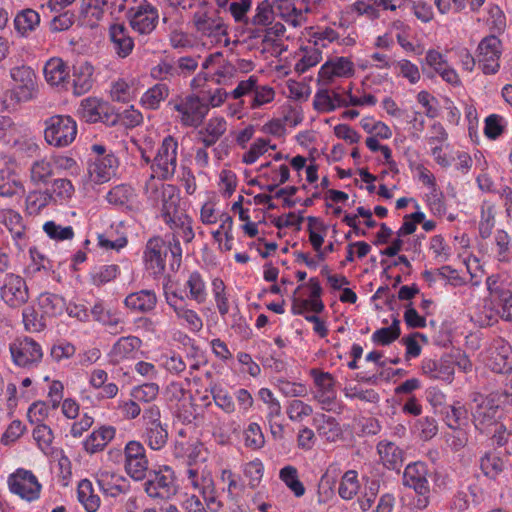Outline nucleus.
<instances>
[{
  "label": "nucleus",
  "instance_id": "052dcab7",
  "mask_svg": "<svg viewBox=\"0 0 512 512\" xmlns=\"http://www.w3.org/2000/svg\"><path fill=\"white\" fill-rule=\"evenodd\" d=\"M499 293V296L494 299L501 307L498 313L503 320L512 322V291L506 290Z\"/></svg>",
  "mask_w": 512,
  "mask_h": 512
},
{
  "label": "nucleus",
  "instance_id": "ddd939ff",
  "mask_svg": "<svg viewBox=\"0 0 512 512\" xmlns=\"http://www.w3.org/2000/svg\"><path fill=\"white\" fill-rule=\"evenodd\" d=\"M193 24L197 32L208 37L227 35V26L219 16V11L200 9L193 15Z\"/></svg>",
  "mask_w": 512,
  "mask_h": 512
},
{
  "label": "nucleus",
  "instance_id": "58836bf2",
  "mask_svg": "<svg viewBox=\"0 0 512 512\" xmlns=\"http://www.w3.org/2000/svg\"><path fill=\"white\" fill-rule=\"evenodd\" d=\"M103 101L97 98H86L82 100L79 113L87 123H96L100 119V111Z\"/></svg>",
  "mask_w": 512,
  "mask_h": 512
},
{
  "label": "nucleus",
  "instance_id": "2eb2a0df",
  "mask_svg": "<svg viewBox=\"0 0 512 512\" xmlns=\"http://www.w3.org/2000/svg\"><path fill=\"white\" fill-rule=\"evenodd\" d=\"M429 469L426 463L417 461L408 464L403 473V485L415 492L430 493Z\"/></svg>",
  "mask_w": 512,
  "mask_h": 512
},
{
  "label": "nucleus",
  "instance_id": "c85d7f7f",
  "mask_svg": "<svg viewBox=\"0 0 512 512\" xmlns=\"http://www.w3.org/2000/svg\"><path fill=\"white\" fill-rule=\"evenodd\" d=\"M25 192L24 186L14 173L0 170V196L21 197Z\"/></svg>",
  "mask_w": 512,
  "mask_h": 512
},
{
  "label": "nucleus",
  "instance_id": "e433bc0d",
  "mask_svg": "<svg viewBox=\"0 0 512 512\" xmlns=\"http://www.w3.org/2000/svg\"><path fill=\"white\" fill-rule=\"evenodd\" d=\"M512 357V350L509 345H502L499 351L492 356L490 360V367L492 371L504 374L507 371L512 372V365L510 358Z\"/></svg>",
  "mask_w": 512,
  "mask_h": 512
},
{
  "label": "nucleus",
  "instance_id": "774afa93",
  "mask_svg": "<svg viewBox=\"0 0 512 512\" xmlns=\"http://www.w3.org/2000/svg\"><path fill=\"white\" fill-rule=\"evenodd\" d=\"M75 347L69 342H60L54 344L51 348L50 355L53 360L60 362L63 359H69L75 354Z\"/></svg>",
  "mask_w": 512,
  "mask_h": 512
},
{
  "label": "nucleus",
  "instance_id": "aec40b11",
  "mask_svg": "<svg viewBox=\"0 0 512 512\" xmlns=\"http://www.w3.org/2000/svg\"><path fill=\"white\" fill-rule=\"evenodd\" d=\"M110 40L114 50L121 58L127 57L134 48V41L123 24H114L109 29Z\"/></svg>",
  "mask_w": 512,
  "mask_h": 512
},
{
  "label": "nucleus",
  "instance_id": "423d86ee",
  "mask_svg": "<svg viewBox=\"0 0 512 512\" xmlns=\"http://www.w3.org/2000/svg\"><path fill=\"white\" fill-rule=\"evenodd\" d=\"M177 149L178 142L171 136H166L158 149L156 156L151 164V169L162 180H168L173 177L177 167Z\"/></svg>",
  "mask_w": 512,
  "mask_h": 512
},
{
  "label": "nucleus",
  "instance_id": "1a4fd4ad",
  "mask_svg": "<svg viewBox=\"0 0 512 512\" xmlns=\"http://www.w3.org/2000/svg\"><path fill=\"white\" fill-rule=\"evenodd\" d=\"M1 299L10 307L17 308L29 299L28 287L25 280L13 273L6 274L4 284L0 288Z\"/></svg>",
  "mask_w": 512,
  "mask_h": 512
},
{
  "label": "nucleus",
  "instance_id": "a878e982",
  "mask_svg": "<svg viewBox=\"0 0 512 512\" xmlns=\"http://www.w3.org/2000/svg\"><path fill=\"white\" fill-rule=\"evenodd\" d=\"M116 430L113 426H102L93 431L84 441V449L90 454L102 451L115 437Z\"/></svg>",
  "mask_w": 512,
  "mask_h": 512
},
{
  "label": "nucleus",
  "instance_id": "393cba45",
  "mask_svg": "<svg viewBox=\"0 0 512 512\" xmlns=\"http://www.w3.org/2000/svg\"><path fill=\"white\" fill-rule=\"evenodd\" d=\"M98 485L101 491L111 497H117L126 494L130 489L129 481L120 475L105 473L98 479Z\"/></svg>",
  "mask_w": 512,
  "mask_h": 512
},
{
  "label": "nucleus",
  "instance_id": "69168bd1",
  "mask_svg": "<svg viewBox=\"0 0 512 512\" xmlns=\"http://www.w3.org/2000/svg\"><path fill=\"white\" fill-rule=\"evenodd\" d=\"M213 400L216 405L224 410L226 413H232L235 410V404L231 395L223 389L211 390Z\"/></svg>",
  "mask_w": 512,
  "mask_h": 512
},
{
  "label": "nucleus",
  "instance_id": "bb28decb",
  "mask_svg": "<svg viewBox=\"0 0 512 512\" xmlns=\"http://www.w3.org/2000/svg\"><path fill=\"white\" fill-rule=\"evenodd\" d=\"M377 451L380 455L383 465L389 470H397L403 463V450L395 443L381 441L377 445Z\"/></svg>",
  "mask_w": 512,
  "mask_h": 512
},
{
  "label": "nucleus",
  "instance_id": "c9c22d12",
  "mask_svg": "<svg viewBox=\"0 0 512 512\" xmlns=\"http://www.w3.org/2000/svg\"><path fill=\"white\" fill-rule=\"evenodd\" d=\"M169 95V89L166 84L158 83L148 89L142 96L141 102L149 109H157L160 102Z\"/></svg>",
  "mask_w": 512,
  "mask_h": 512
},
{
  "label": "nucleus",
  "instance_id": "c756f323",
  "mask_svg": "<svg viewBox=\"0 0 512 512\" xmlns=\"http://www.w3.org/2000/svg\"><path fill=\"white\" fill-rule=\"evenodd\" d=\"M118 168V159L112 154L96 158L93 164L92 173H95L98 180L105 182L115 174Z\"/></svg>",
  "mask_w": 512,
  "mask_h": 512
},
{
  "label": "nucleus",
  "instance_id": "6ab92c4d",
  "mask_svg": "<svg viewBox=\"0 0 512 512\" xmlns=\"http://www.w3.org/2000/svg\"><path fill=\"white\" fill-rule=\"evenodd\" d=\"M43 72L46 81L52 86L66 87L70 83L68 66L61 58L54 57L48 60Z\"/></svg>",
  "mask_w": 512,
  "mask_h": 512
},
{
  "label": "nucleus",
  "instance_id": "4c0bfd02",
  "mask_svg": "<svg viewBox=\"0 0 512 512\" xmlns=\"http://www.w3.org/2000/svg\"><path fill=\"white\" fill-rule=\"evenodd\" d=\"M279 478L295 494L296 497L304 495L305 487L299 480L298 471L294 466L288 465L283 467L279 472Z\"/></svg>",
  "mask_w": 512,
  "mask_h": 512
},
{
  "label": "nucleus",
  "instance_id": "79ce46f5",
  "mask_svg": "<svg viewBox=\"0 0 512 512\" xmlns=\"http://www.w3.org/2000/svg\"><path fill=\"white\" fill-rule=\"evenodd\" d=\"M274 20V12L268 0L258 4L255 15L249 20V25L268 26Z\"/></svg>",
  "mask_w": 512,
  "mask_h": 512
},
{
  "label": "nucleus",
  "instance_id": "09e8293b",
  "mask_svg": "<svg viewBox=\"0 0 512 512\" xmlns=\"http://www.w3.org/2000/svg\"><path fill=\"white\" fill-rule=\"evenodd\" d=\"M21 222L22 217L18 212L12 209L0 210V223L4 224L10 232L20 235L23 228Z\"/></svg>",
  "mask_w": 512,
  "mask_h": 512
},
{
  "label": "nucleus",
  "instance_id": "37998d69",
  "mask_svg": "<svg viewBox=\"0 0 512 512\" xmlns=\"http://www.w3.org/2000/svg\"><path fill=\"white\" fill-rule=\"evenodd\" d=\"M133 197V189L129 185L121 184L112 188L106 199L110 204L124 206L128 204Z\"/></svg>",
  "mask_w": 512,
  "mask_h": 512
},
{
  "label": "nucleus",
  "instance_id": "6e6d98bb",
  "mask_svg": "<svg viewBox=\"0 0 512 512\" xmlns=\"http://www.w3.org/2000/svg\"><path fill=\"white\" fill-rule=\"evenodd\" d=\"M25 329L29 332H39L44 329L45 323L42 317H38V313L33 307H26L22 313Z\"/></svg>",
  "mask_w": 512,
  "mask_h": 512
},
{
  "label": "nucleus",
  "instance_id": "603ef678",
  "mask_svg": "<svg viewBox=\"0 0 512 512\" xmlns=\"http://www.w3.org/2000/svg\"><path fill=\"white\" fill-rule=\"evenodd\" d=\"M33 438L37 442L39 448L46 452L50 448L54 436L49 426L39 423L33 430Z\"/></svg>",
  "mask_w": 512,
  "mask_h": 512
},
{
  "label": "nucleus",
  "instance_id": "20e7f679",
  "mask_svg": "<svg viewBox=\"0 0 512 512\" xmlns=\"http://www.w3.org/2000/svg\"><path fill=\"white\" fill-rule=\"evenodd\" d=\"M146 194L153 202L161 201V215L166 224L185 214L179 208L180 197L174 185L162 184L160 188L146 184Z\"/></svg>",
  "mask_w": 512,
  "mask_h": 512
},
{
  "label": "nucleus",
  "instance_id": "13d9d810",
  "mask_svg": "<svg viewBox=\"0 0 512 512\" xmlns=\"http://www.w3.org/2000/svg\"><path fill=\"white\" fill-rule=\"evenodd\" d=\"M313 107L320 112H332L336 109L334 100L327 89L317 91L314 97Z\"/></svg>",
  "mask_w": 512,
  "mask_h": 512
},
{
  "label": "nucleus",
  "instance_id": "412c9836",
  "mask_svg": "<svg viewBox=\"0 0 512 512\" xmlns=\"http://www.w3.org/2000/svg\"><path fill=\"white\" fill-rule=\"evenodd\" d=\"M167 303L173 308L178 318L186 321L191 331L197 332L201 330L203 326L201 318L195 311L186 308L182 297L178 298L176 294L167 296Z\"/></svg>",
  "mask_w": 512,
  "mask_h": 512
},
{
  "label": "nucleus",
  "instance_id": "9d476101",
  "mask_svg": "<svg viewBox=\"0 0 512 512\" xmlns=\"http://www.w3.org/2000/svg\"><path fill=\"white\" fill-rule=\"evenodd\" d=\"M10 352L13 362L24 368L38 364L43 357L41 346L30 337L12 343Z\"/></svg>",
  "mask_w": 512,
  "mask_h": 512
},
{
  "label": "nucleus",
  "instance_id": "7c9ffc66",
  "mask_svg": "<svg viewBox=\"0 0 512 512\" xmlns=\"http://www.w3.org/2000/svg\"><path fill=\"white\" fill-rule=\"evenodd\" d=\"M78 500L84 505L87 512H96L100 506V498L94 494L91 481L83 479L77 489Z\"/></svg>",
  "mask_w": 512,
  "mask_h": 512
},
{
  "label": "nucleus",
  "instance_id": "49530a36",
  "mask_svg": "<svg viewBox=\"0 0 512 512\" xmlns=\"http://www.w3.org/2000/svg\"><path fill=\"white\" fill-rule=\"evenodd\" d=\"M168 225L171 229L178 230L180 236L186 243L191 242L195 237V233L192 228V219L186 213L181 214L180 217L171 221Z\"/></svg>",
  "mask_w": 512,
  "mask_h": 512
},
{
  "label": "nucleus",
  "instance_id": "5701e85b",
  "mask_svg": "<svg viewBox=\"0 0 512 512\" xmlns=\"http://www.w3.org/2000/svg\"><path fill=\"white\" fill-rule=\"evenodd\" d=\"M124 304L131 310L148 313L156 307L157 296L153 290H140L127 295Z\"/></svg>",
  "mask_w": 512,
  "mask_h": 512
},
{
  "label": "nucleus",
  "instance_id": "39448f33",
  "mask_svg": "<svg viewBox=\"0 0 512 512\" xmlns=\"http://www.w3.org/2000/svg\"><path fill=\"white\" fill-rule=\"evenodd\" d=\"M168 105L181 114V123L187 127L200 126L209 111L206 98L198 95H188L180 102L169 101Z\"/></svg>",
  "mask_w": 512,
  "mask_h": 512
},
{
  "label": "nucleus",
  "instance_id": "bf43d9fd",
  "mask_svg": "<svg viewBox=\"0 0 512 512\" xmlns=\"http://www.w3.org/2000/svg\"><path fill=\"white\" fill-rule=\"evenodd\" d=\"M313 409L301 400H293L287 408V414L292 421H299L303 417L311 415Z\"/></svg>",
  "mask_w": 512,
  "mask_h": 512
},
{
  "label": "nucleus",
  "instance_id": "f704fd0d",
  "mask_svg": "<svg viewBox=\"0 0 512 512\" xmlns=\"http://www.w3.org/2000/svg\"><path fill=\"white\" fill-rule=\"evenodd\" d=\"M142 341L136 336L121 337L111 350L113 357L119 359L129 357L133 352L140 348Z\"/></svg>",
  "mask_w": 512,
  "mask_h": 512
},
{
  "label": "nucleus",
  "instance_id": "680f3d73",
  "mask_svg": "<svg viewBox=\"0 0 512 512\" xmlns=\"http://www.w3.org/2000/svg\"><path fill=\"white\" fill-rule=\"evenodd\" d=\"M269 145V140L260 138L255 141L249 151L244 153L242 157V161L246 164H253L259 156L263 155L267 151V147Z\"/></svg>",
  "mask_w": 512,
  "mask_h": 512
},
{
  "label": "nucleus",
  "instance_id": "f8f14e48",
  "mask_svg": "<svg viewBox=\"0 0 512 512\" xmlns=\"http://www.w3.org/2000/svg\"><path fill=\"white\" fill-rule=\"evenodd\" d=\"M125 469L135 480H142L148 469V460L143 444L139 441H129L124 449Z\"/></svg>",
  "mask_w": 512,
  "mask_h": 512
},
{
  "label": "nucleus",
  "instance_id": "2f4dec72",
  "mask_svg": "<svg viewBox=\"0 0 512 512\" xmlns=\"http://www.w3.org/2000/svg\"><path fill=\"white\" fill-rule=\"evenodd\" d=\"M317 421L318 434L327 441L334 442L342 435V429L334 417L321 414Z\"/></svg>",
  "mask_w": 512,
  "mask_h": 512
},
{
  "label": "nucleus",
  "instance_id": "c03bdc74",
  "mask_svg": "<svg viewBox=\"0 0 512 512\" xmlns=\"http://www.w3.org/2000/svg\"><path fill=\"white\" fill-rule=\"evenodd\" d=\"M30 173L32 182L47 184L49 177L53 175L52 165L44 159L37 160L32 164Z\"/></svg>",
  "mask_w": 512,
  "mask_h": 512
},
{
  "label": "nucleus",
  "instance_id": "a19ab883",
  "mask_svg": "<svg viewBox=\"0 0 512 512\" xmlns=\"http://www.w3.org/2000/svg\"><path fill=\"white\" fill-rule=\"evenodd\" d=\"M120 273L118 265L110 264L101 266L98 270L91 273V282L100 287L114 280Z\"/></svg>",
  "mask_w": 512,
  "mask_h": 512
},
{
  "label": "nucleus",
  "instance_id": "e2e57ef3",
  "mask_svg": "<svg viewBox=\"0 0 512 512\" xmlns=\"http://www.w3.org/2000/svg\"><path fill=\"white\" fill-rule=\"evenodd\" d=\"M74 24V14L66 11L58 16H55L49 23L51 32L57 33L68 30Z\"/></svg>",
  "mask_w": 512,
  "mask_h": 512
},
{
  "label": "nucleus",
  "instance_id": "b1692460",
  "mask_svg": "<svg viewBox=\"0 0 512 512\" xmlns=\"http://www.w3.org/2000/svg\"><path fill=\"white\" fill-rule=\"evenodd\" d=\"M142 439L151 450H162L168 442V425L157 423L153 426H143Z\"/></svg>",
  "mask_w": 512,
  "mask_h": 512
},
{
  "label": "nucleus",
  "instance_id": "cd10ccee",
  "mask_svg": "<svg viewBox=\"0 0 512 512\" xmlns=\"http://www.w3.org/2000/svg\"><path fill=\"white\" fill-rule=\"evenodd\" d=\"M39 23L40 15L29 8L20 11L14 19L15 30L21 36H27L29 32L34 31Z\"/></svg>",
  "mask_w": 512,
  "mask_h": 512
},
{
  "label": "nucleus",
  "instance_id": "a211bd4d",
  "mask_svg": "<svg viewBox=\"0 0 512 512\" xmlns=\"http://www.w3.org/2000/svg\"><path fill=\"white\" fill-rule=\"evenodd\" d=\"M93 66L88 62H81L72 68V87L75 95L87 93L93 86Z\"/></svg>",
  "mask_w": 512,
  "mask_h": 512
},
{
  "label": "nucleus",
  "instance_id": "3c124183",
  "mask_svg": "<svg viewBox=\"0 0 512 512\" xmlns=\"http://www.w3.org/2000/svg\"><path fill=\"white\" fill-rule=\"evenodd\" d=\"M93 319L103 325L116 327L120 323V319L113 315L109 310H105L102 302H97L91 309L90 313Z\"/></svg>",
  "mask_w": 512,
  "mask_h": 512
},
{
  "label": "nucleus",
  "instance_id": "de8ad7c7",
  "mask_svg": "<svg viewBox=\"0 0 512 512\" xmlns=\"http://www.w3.org/2000/svg\"><path fill=\"white\" fill-rule=\"evenodd\" d=\"M245 445L253 450L260 449L265 444V438L257 423H250L244 431Z\"/></svg>",
  "mask_w": 512,
  "mask_h": 512
},
{
  "label": "nucleus",
  "instance_id": "f3484780",
  "mask_svg": "<svg viewBox=\"0 0 512 512\" xmlns=\"http://www.w3.org/2000/svg\"><path fill=\"white\" fill-rule=\"evenodd\" d=\"M167 252L168 248L163 239L160 237L149 239L144 252L147 269L152 270L154 274L164 272Z\"/></svg>",
  "mask_w": 512,
  "mask_h": 512
},
{
  "label": "nucleus",
  "instance_id": "864d4df0",
  "mask_svg": "<svg viewBox=\"0 0 512 512\" xmlns=\"http://www.w3.org/2000/svg\"><path fill=\"white\" fill-rule=\"evenodd\" d=\"M159 393V386L156 383H145L135 387L132 391V396L136 401L151 402Z\"/></svg>",
  "mask_w": 512,
  "mask_h": 512
},
{
  "label": "nucleus",
  "instance_id": "a18cd8bd",
  "mask_svg": "<svg viewBox=\"0 0 512 512\" xmlns=\"http://www.w3.org/2000/svg\"><path fill=\"white\" fill-rule=\"evenodd\" d=\"M189 288L190 296L197 303L201 304L206 300L205 283L198 272L190 274L186 283Z\"/></svg>",
  "mask_w": 512,
  "mask_h": 512
},
{
  "label": "nucleus",
  "instance_id": "f03ea898",
  "mask_svg": "<svg viewBox=\"0 0 512 512\" xmlns=\"http://www.w3.org/2000/svg\"><path fill=\"white\" fill-rule=\"evenodd\" d=\"M44 137L48 144L55 147H66L76 138L77 125L68 115H54L45 121Z\"/></svg>",
  "mask_w": 512,
  "mask_h": 512
},
{
  "label": "nucleus",
  "instance_id": "4be33fe9",
  "mask_svg": "<svg viewBox=\"0 0 512 512\" xmlns=\"http://www.w3.org/2000/svg\"><path fill=\"white\" fill-rule=\"evenodd\" d=\"M446 425L453 430H461L469 424L468 410L461 402L444 406L441 410Z\"/></svg>",
  "mask_w": 512,
  "mask_h": 512
},
{
  "label": "nucleus",
  "instance_id": "4468645a",
  "mask_svg": "<svg viewBox=\"0 0 512 512\" xmlns=\"http://www.w3.org/2000/svg\"><path fill=\"white\" fill-rule=\"evenodd\" d=\"M457 362V356L446 354L439 360L425 358L422 361V371L432 379H440L450 382L454 375V366Z\"/></svg>",
  "mask_w": 512,
  "mask_h": 512
},
{
  "label": "nucleus",
  "instance_id": "dca6fc26",
  "mask_svg": "<svg viewBox=\"0 0 512 512\" xmlns=\"http://www.w3.org/2000/svg\"><path fill=\"white\" fill-rule=\"evenodd\" d=\"M12 80L17 83V96L19 100L28 101L36 90L35 73L33 69L22 65L10 70Z\"/></svg>",
  "mask_w": 512,
  "mask_h": 512
},
{
  "label": "nucleus",
  "instance_id": "8fccbe9b",
  "mask_svg": "<svg viewBox=\"0 0 512 512\" xmlns=\"http://www.w3.org/2000/svg\"><path fill=\"white\" fill-rule=\"evenodd\" d=\"M43 229L51 239L63 241L70 240L74 237V230L71 226L63 227L56 224L54 221L46 222Z\"/></svg>",
  "mask_w": 512,
  "mask_h": 512
},
{
  "label": "nucleus",
  "instance_id": "338daca9",
  "mask_svg": "<svg viewBox=\"0 0 512 512\" xmlns=\"http://www.w3.org/2000/svg\"><path fill=\"white\" fill-rule=\"evenodd\" d=\"M252 93H253V100L251 103L252 108H258L265 103L271 102L275 96L274 90L269 86H263V87L259 88L256 85V88L254 89V91H252Z\"/></svg>",
  "mask_w": 512,
  "mask_h": 512
},
{
  "label": "nucleus",
  "instance_id": "0e129e2a",
  "mask_svg": "<svg viewBox=\"0 0 512 512\" xmlns=\"http://www.w3.org/2000/svg\"><path fill=\"white\" fill-rule=\"evenodd\" d=\"M418 429L423 440L432 439L438 432L437 421L434 417H423L417 421Z\"/></svg>",
  "mask_w": 512,
  "mask_h": 512
},
{
  "label": "nucleus",
  "instance_id": "ea45409f",
  "mask_svg": "<svg viewBox=\"0 0 512 512\" xmlns=\"http://www.w3.org/2000/svg\"><path fill=\"white\" fill-rule=\"evenodd\" d=\"M480 468L486 477L495 480L504 470V461L498 456L485 454L480 459Z\"/></svg>",
  "mask_w": 512,
  "mask_h": 512
},
{
  "label": "nucleus",
  "instance_id": "4d7b16f0",
  "mask_svg": "<svg viewBox=\"0 0 512 512\" xmlns=\"http://www.w3.org/2000/svg\"><path fill=\"white\" fill-rule=\"evenodd\" d=\"M311 375L318 387V392H335V380L329 372H322L317 369L311 370Z\"/></svg>",
  "mask_w": 512,
  "mask_h": 512
},
{
  "label": "nucleus",
  "instance_id": "5fc2aeb1",
  "mask_svg": "<svg viewBox=\"0 0 512 512\" xmlns=\"http://www.w3.org/2000/svg\"><path fill=\"white\" fill-rule=\"evenodd\" d=\"M264 472V466L262 462L258 459L254 461H250L245 465L244 475L249 478V486L254 489L256 488L262 477Z\"/></svg>",
  "mask_w": 512,
  "mask_h": 512
},
{
  "label": "nucleus",
  "instance_id": "6e6552de",
  "mask_svg": "<svg viewBox=\"0 0 512 512\" xmlns=\"http://www.w3.org/2000/svg\"><path fill=\"white\" fill-rule=\"evenodd\" d=\"M8 483L10 491L22 499L33 501L39 497L41 485L31 471L18 469L9 477Z\"/></svg>",
  "mask_w": 512,
  "mask_h": 512
},
{
  "label": "nucleus",
  "instance_id": "9b49d317",
  "mask_svg": "<svg viewBox=\"0 0 512 512\" xmlns=\"http://www.w3.org/2000/svg\"><path fill=\"white\" fill-rule=\"evenodd\" d=\"M127 18L134 30L140 34H149L155 29L159 15L157 9L145 1L138 7L130 8L127 11Z\"/></svg>",
  "mask_w": 512,
  "mask_h": 512
},
{
  "label": "nucleus",
  "instance_id": "7ed1b4c3",
  "mask_svg": "<svg viewBox=\"0 0 512 512\" xmlns=\"http://www.w3.org/2000/svg\"><path fill=\"white\" fill-rule=\"evenodd\" d=\"M144 490L153 499L168 500L177 494L174 471L169 466H162L159 470L149 472Z\"/></svg>",
  "mask_w": 512,
  "mask_h": 512
},
{
  "label": "nucleus",
  "instance_id": "72a5a7b5",
  "mask_svg": "<svg viewBox=\"0 0 512 512\" xmlns=\"http://www.w3.org/2000/svg\"><path fill=\"white\" fill-rule=\"evenodd\" d=\"M359 488L357 472L355 470H348L341 478L338 493L342 499L351 500L358 493Z\"/></svg>",
  "mask_w": 512,
  "mask_h": 512
},
{
  "label": "nucleus",
  "instance_id": "473e14b6",
  "mask_svg": "<svg viewBox=\"0 0 512 512\" xmlns=\"http://www.w3.org/2000/svg\"><path fill=\"white\" fill-rule=\"evenodd\" d=\"M400 320L394 317L389 327L376 330L372 335V341L376 345L388 346L400 337Z\"/></svg>",
  "mask_w": 512,
  "mask_h": 512
},
{
  "label": "nucleus",
  "instance_id": "f257e3e1",
  "mask_svg": "<svg viewBox=\"0 0 512 512\" xmlns=\"http://www.w3.org/2000/svg\"><path fill=\"white\" fill-rule=\"evenodd\" d=\"M474 402L477 403L471 411L474 427L480 433L489 435L492 427L498 423L499 403L512 405V391L505 389L493 392L487 397L479 395L474 398Z\"/></svg>",
  "mask_w": 512,
  "mask_h": 512
},
{
  "label": "nucleus",
  "instance_id": "0eeeda50",
  "mask_svg": "<svg viewBox=\"0 0 512 512\" xmlns=\"http://www.w3.org/2000/svg\"><path fill=\"white\" fill-rule=\"evenodd\" d=\"M478 63L484 74H495L500 67L501 41L494 35L486 36L478 45Z\"/></svg>",
  "mask_w": 512,
  "mask_h": 512
}]
</instances>
